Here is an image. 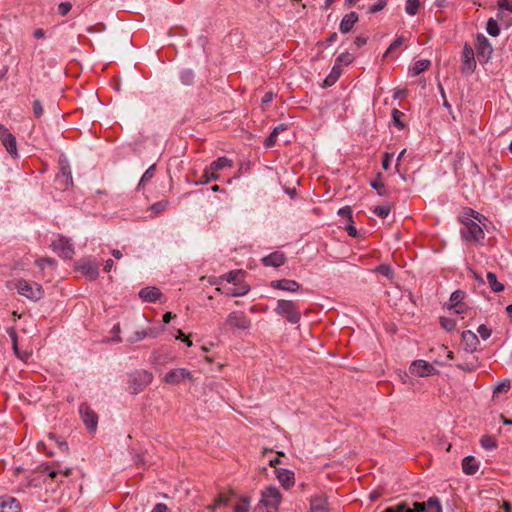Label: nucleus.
I'll use <instances>...</instances> for the list:
<instances>
[{
	"mask_svg": "<svg viewBox=\"0 0 512 512\" xmlns=\"http://www.w3.org/2000/svg\"><path fill=\"white\" fill-rule=\"evenodd\" d=\"M461 222L464 226L460 231L463 240L472 244H481L485 237L482 227L470 218H465Z\"/></svg>",
	"mask_w": 512,
	"mask_h": 512,
	"instance_id": "f257e3e1",
	"label": "nucleus"
},
{
	"mask_svg": "<svg viewBox=\"0 0 512 512\" xmlns=\"http://www.w3.org/2000/svg\"><path fill=\"white\" fill-rule=\"evenodd\" d=\"M153 380V375L147 370H136L129 375L128 389L131 394L143 391Z\"/></svg>",
	"mask_w": 512,
	"mask_h": 512,
	"instance_id": "f03ea898",
	"label": "nucleus"
},
{
	"mask_svg": "<svg viewBox=\"0 0 512 512\" xmlns=\"http://www.w3.org/2000/svg\"><path fill=\"white\" fill-rule=\"evenodd\" d=\"M15 288L20 295L32 301H38L44 296L42 286L34 281L19 279L15 283Z\"/></svg>",
	"mask_w": 512,
	"mask_h": 512,
	"instance_id": "7ed1b4c3",
	"label": "nucleus"
},
{
	"mask_svg": "<svg viewBox=\"0 0 512 512\" xmlns=\"http://www.w3.org/2000/svg\"><path fill=\"white\" fill-rule=\"evenodd\" d=\"M277 315L283 316L291 324H297L301 319V313L295 302L280 299L274 309Z\"/></svg>",
	"mask_w": 512,
	"mask_h": 512,
	"instance_id": "20e7f679",
	"label": "nucleus"
},
{
	"mask_svg": "<svg viewBox=\"0 0 512 512\" xmlns=\"http://www.w3.org/2000/svg\"><path fill=\"white\" fill-rule=\"evenodd\" d=\"M59 173L56 175L55 183L60 190H66L73 185V178L70 164L64 155L58 159Z\"/></svg>",
	"mask_w": 512,
	"mask_h": 512,
	"instance_id": "39448f33",
	"label": "nucleus"
},
{
	"mask_svg": "<svg viewBox=\"0 0 512 512\" xmlns=\"http://www.w3.org/2000/svg\"><path fill=\"white\" fill-rule=\"evenodd\" d=\"M475 49L479 62L482 64L488 63L494 50L490 41L481 33L476 35Z\"/></svg>",
	"mask_w": 512,
	"mask_h": 512,
	"instance_id": "423d86ee",
	"label": "nucleus"
},
{
	"mask_svg": "<svg viewBox=\"0 0 512 512\" xmlns=\"http://www.w3.org/2000/svg\"><path fill=\"white\" fill-rule=\"evenodd\" d=\"M476 69L475 53L472 46L465 43L461 55V73L463 75H471Z\"/></svg>",
	"mask_w": 512,
	"mask_h": 512,
	"instance_id": "0eeeda50",
	"label": "nucleus"
},
{
	"mask_svg": "<svg viewBox=\"0 0 512 512\" xmlns=\"http://www.w3.org/2000/svg\"><path fill=\"white\" fill-rule=\"evenodd\" d=\"M51 248L64 259H71L75 253L71 240L61 235L52 241Z\"/></svg>",
	"mask_w": 512,
	"mask_h": 512,
	"instance_id": "6e6552de",
	"label": "nucleus"
},
{
	"mask_svg": "<svg viewBox=\"0 0 512 512\" xmlns=\"http://www.w3.org/2000/svg\"><path fill=\"white\" fill-rule=\"evenodd\" d=\"M79 413L86 428L90 432H95L98 426L97 413L87 403L79 406Z\"/></svg>",
	"mask_w": 512,
	"mask_h": 512,
	"instance_id": "1a4fd4ad",
	"label": "nucleus"
},
{
	"mask_svg": "<svg viewBox=\"0 0 512 512\" xmlns=\"http://www.w3.org/2000/svg\"><path fill=\"white\" fill-rule=\"evenodd\" d=\"M281 502V493L275 486L266 487L261 493L260 504L277 509Z\"/></svg>",
	"mask_w": 512,
	"mask_h": 512,
	"instance_id": "9d476101",
	"label": "nucleus"
},
{
	"mask_svg": "<svg viewBox=\"0 0 512 512\" xmlns=\"http://www.w3.org/2000/svg\"><path fill=\"white\" fill-rule=\"evenodd\" d=\"M175 357L168 349L160 348L152 351L150 356L151 365L158 369L174 361Z\"/></svg>",
	"mask_w": 512,
	"mask_h": 512,
	"instance_id": "9b49d317",
	"label": "nucleus"
},
{
	"mask_svg": "<svg viewBox=\"0 0 512 512\" xmlns=\"http://www.w3.org/2000/svg\"><path fill=\"white\" fill-rule=\"evenodd\" d=\"M191 372L186 368L170 370L164 377V382L169 385H178L185 380H192Z\"/></svg>",
	"mask_w": 512,
	"mask_h": 512,
	"instance_id": "f8f14e48",
	"label": "nucleus"
},
{
	"mask_svg": "<svg viewBox=\"0 0 512 512\" xmlns=\"http://www.w3.org/2000/svg\"><path fill=\"white\" fill-rule=\"evenodd\" d=\"M226 324L239 330H246L250 328L251 320L243 312H232L227 316Z\"/></svg>",
	"mask_w": 512,
	"mask_h": 512,
	"instance_id": "ddd939ff",
	"label": "nucleus"
},
{
	"mask_svg": "<svg viewBox=\"0 0 512 512\" xmlns=\"http://www.w3.org/2000/svg\"><path fill=\"white\" fill-rule=\"evenodd\" d=\"M409 370H410L411 374L419 376V377L434 375L437 372V370L433 367V365L426 362L425 360L414 361L411 364Z\"/></svg>",
	"mask_w": 512,
	"mask_h": 512,
	"instance_id": "4468645a",
	"label": "nucleus"
},
{
	"mask_svg": "<svg viewBox=\"0 0 512 512\" xmlns=\"http://www.w3.org/2000/svg\"><path fill=\"white\" fill-rule=\"evenodd\" d=\"M76 269L90 280H95L99 276V269L97 264L88 259L79 260L76 263Z\"/></svg>",
	"mask_w": 512,
	"mask_h": 512,
	"instance_id": "2eb2a0df",
	"label": "nucleus"
},
{
	"mask_svg": "<svg viewBox=\"0 0 512 512\" xmlns=\"http://www.w3.org/2000/svg\"><path fill=\"white\" fill-rule=\"evenodd\" d=\"M286 261L287 257L281 251H274L261 259V262L264 266L274 268H278L284 265Z\"/></svg>",
	"mask_w": 512,
	"mask_h": 512,
	"instance_id": "dca6fc26",
	"label": "nucleus"
},
{
	"mask_svg": "<svg viewBox=\"0 0 512 512\" xmlns=\"http://www.w3.org/2000/svg\"><path fill=\"white\" fill-rule=\"evenodd\" d=\"M275 474L283 488L289 489L294 486L295 477L293 471L284 468H276Z\"/></svg>",
	"mask_w": 512,
	"mask_h": 512,
	"instance_id": "f3484780",
	"label": "nucleus"
},
{
	"mask_svg": "<svg viewBox=\"0 0 512 512\" xmlns=\"http://www.w3.org/2000/svg\"><path fill=\"white\" fill-rule=\"evenodd\" d=\"M461 341L465 351L468 353L474 352L477 349V346L479 345V339L477 335L470 330L462 332Z\"/></svg>",
	"mask_w": 512,
	"mask_h": 512,
	"instance_id": "a211bd4d",
	"label": "nucleus"
},
{
	"mask_svg": "<svg viewBox=\"0 0 512 512\" xmlns=\"http://www.w3.org/2000/svg\"><path fill=\"white\" fill-rule=\"evenodd\" d=\"M270 287L288 292H297L301 285L295 280L280 279L271 281Z\"/></svg>",
	"mask_w": 512,
	"mask_h": 512,
	"instance_id": "6ab92c4d",
	"label": "nucleus"
},
{
	"mask_svg": "<svg viewBox=\"0 0 512 512\" xmlns=\"http://www.w3.org/2000/svg\"><path fill=\"white\" fill-rule=\"evenodd\" d=\"M139 297L143 302L155 303L161 300L162 293L156 287H145L139 291Z\"/></svg>",
	"mask_w": 512,
	"mask_h": 512,
	"instance_id": "aec40b11",
	"label": "nucleus"
},
{
	"mask_svg": "<svg viewBox=\"0 0 512 512\" xmlns=\"http://www.w3.org/2000/svg\"><path fill=\"white\" fill-rule=\"evenodd\" d=\"M6 151L14 158L18 156L16 138L8 130L0 137Z\"/></svg>",
	"mask_w": 512,
	"mask_h": 512,
	"instance_id": "412c9836",
	"label": "nucleus"
},
{
	"mask_svg": "<svg viewBox=\"0 0 512 512\" xmlns=\"http://www.w3.org/2000/svg\"><path fill=\"white\" fill-rule=\"evenodd\" d=\"M465 297V293L461 290L454 291L449 299V309H454L456 314H461L464 312V305L462 304V300Z\"/></svg>",
	"mask_w": 512,
	"mask_h": 512,
	"instance_id": "4be33fe9",
	"label": "nucleus"
},
{
	"mask_svg": "<svg viewBox=\"0 0 512 512\" xmlns=\"http://www.w3.org/2000/svg\"><path fill=\"white\" fill-rule=\"evenodd\" d=\"M358 21V14L354 11L346 14L339 25V30L341 33L346 34L350 32L354 26V24Z\"/></svg>",
	"mask_w": 512,
	"mask_h": 512,
	"instance_id": "5701e85b",
	"label": "nucleus"
},
{
	"mask_svg": "<svg viewBox=\"0 0 512 512\" xmlns=\"http://www.w3.org/2000/svg\"><path fill=\"white\" fill-rule=\"evenodd\" d=\"M21 507L15 498H0V512H20Z\"/></svg>",
	"mask_w": 512,
	"mask_h": 512,
	"instance_id": "b1692460",
	"label": "nucleus"
},
{
	"mask_svg": "<svg viewBox=\"0 0 512 512\" xmlns=\"http://www.w3.org/2000/svg\"><path fill=\"white\" fill-rule=\"evenodd\" d=\"M310 512H329L327 499L322 495H317L310 500Z\"/></svg>",
	"mask_w": 512,
	"mask_h": 512,
	"instance_id": "393cba45",
	"label": "nucleus"
},
{
	"mask_svg": "<svg viewBox=\"0 0 512 512\" xmlns=\"http://www.w3.org/2000/svg\"><path fill=\"white\" fill-rule=\"evenodd\" d=\"M479 469V462L474 456H466L462 460V470L467 475H474Z\"/></svg>",
	"mask_w": 512,
	"mask_h": 512,
	"instance_id": "a878e982",
	"label": "nucleus"
},
{
	"mask_svg": "<svg viewBox=\"0 0 512 512\" xmlns=\"http://www.w3.org/2000/svg\"><path fill=\"white\" fill-rule=\"evenodd\" d=\"M159 335V331L155 328H147L142 331H136L133 336L130 337L129 342L135 343L141 341L146 337L156 338Z\"/></svg>",
	"mask_w": 512,
	"mask_h": 512,
	"instance_id": "bb28decb",
	"label": "nucleus"
},
{
	"mask_svg": "<svg viewBox=\"0 0 512 512\" xmlns=\"http://www.w3.org/2000/svg\"><path fill=\"white\" fill-rule=\"evenodd\" d=\"M7 333L9 335V337L11 338L13 351H14L15 355L22 360L27 359L29 357V354L26 352L22 354L19 351L18 336H17V332H16L15 328L14 327L7 328Z\"/></svg>",
	"mask_w": 512,
	"mask_h": 512,
	"instance_id": "cd10ccee",
	"label": "nucleus"
},
{
	"mask_svg": "<svg viewBox=\"0 0 512 512\" xmlns=\"http://www.w3.org/2000/svg\"><path fill=\"white\" fill-rule=\"evenodd\" d=\"M41 473H48L49 477L54 479L58 474H62L64 477H67L71 474V468H66L65 470L55 469L50 465H41L38 468Z\"/></svg>",
	"mask_w": 512,
	"mask_h": 512,
	"instance_id": "c85d7f7f",
	"label": "nucleus"
},
{
	"mask_svg": "<svg viewBox=\"0 0 512 512\" xmlns=\"http://www.w3.org/2000/svg\"><path fill=\"white\" fill-rule=\"evenodd\" d=\"M370 186L377 191L379 196H388L389 189L385 186L382 181V174L379 172L377 178L370 182Z\"/></svg>",
	"mask_w": 512,
	"mask_h": 512,
	"instance_id": "c756f323",
	"label": "nucleus"
},
{
	"mask_svg": "<svg viewBox=\"0 0 512 512\" xmlns=\"http://www.w3.org/2000/svg\"><path fill=\"white\" fill-rule=\"evenodd\" d=\"M341 72H342V69H341L340 65L335 64L332 67L329 75L324 79L323 85L325 87H329V86H332L333 84H335V82L339 79Z\"/></svg>",
	"mask_w": 512,
	"mask_h": 512,
	"instance_id": "7c9ffc66",
	"label": "nucleus"
},
{
	"mask_svg": "<svg viewBox=\"0 0 512 512\" xmlns=\"http://www.w3.org/2000/svg\"><path fill=\"white\" fill-rule=\"evenodd\" d=\"M233 162L231 159L227 157H219L217 160L213 161L209 167L212 172L218 173V171L222 170L225 167H232Z\"/></svg>",
	"mask_w": 512,
	"mask_h": 512,
	"instance_id": "2f4dec72",
	"label": "nucleus"
},
{
	"mask_svg": "<svg viewBox=\"0 0 512 512\" xmlns=\"http://www.w3.org/2000/svg\"><path fill=\"white\" fill-rule=\"evenodd\" d=\"M456 367L464 372H473L479 367V362L476 357H472L468 361L456 364Z\"/></svg>",
	"mask_w": 512,
	"mask_h": 512,
	"instance_id": "473e14b6",
	"label": "nucleus"
},
{
	"mask_svg": "<svg viewBox=\"0 0 512 512\" xmlns=\"http://www.w3.org/2000/svg\"><path fill=\"white\" fill-rule=\"evenodd\" d=\"M487 282L493 292H502L504 290V285L497 280L496 274L493 272H488L486 275Z\"/></svg>",
	"mask_w": 512,
	"mask_h": 512,
	"instance_id": "72a5a7b5",
	"label": "nucleus"
},
{
	"mask_svg": "<svg viewBox=\"0 0 512 512\" xmlns=\"http://www.w3.org/2000/svg\"><path fill=\"white\" fill-rule=\"evenodd\" d=\"M219 179V174L218 173H215V172H212L210 170V167H207L205 168L202 176L200 177V179L196 182V184L198 185H204V184H207L211 181H216Z\"/></svg>",
	"mask_w": 512,
	"mask_h": 512,
	"instance_id": "f704fd0d",
	"label": "nucleus"
},
{
	"mask_svg": "<svg viewBox=\"0 0 512 512\" xmlns=\"http://www.w3.org/2000/svg\"><path fill=\"white\" fill-rule=\"evenodd\" d=\"M156 172V164L151 165L142 175L139 184L138 189L143 188L146 183H148L155 175Z\"/></svg>",
	"mask_w": 512,
	"mask_h": 512,
	"instance_id": "c9c22d12",
	"label": "nucleus"
},
{
	"mask_svg": "<svg viewBox=\"0 0 512 512\" xmlns=\"http://www.w3.org/2000/svg\"><path fill=\"white\" fill-rule=\"evenodd\" d=\"M429 66H430V61L427 59H421V60L416 61L411 69L412 75H414V76L419 75L420 73L427 70Z\"/></svg>",
	"mask_w": 512,
	"mask_h": 512,
	"instance_id": "e433bc0d",
	"label": "nucleus"
},
{
	"mask_svg": "<svg viewBox=\"0 0 512 512\" xmlns=\"http://www.w3.org/2000/svg\"><path fill=\"white\" fill-rule=\"evenodd\" d=\"M425 512H442V506L440 500L437 497H430L427 500V506Z\"/></svg>",
	"mask_w": 512,
	"mask_h": 512,
	"instance_id": "4c0bfd02",
	"label": "nucleus"
},
{
	"mask_svg": "<svg viewBox=\"0 0 512 512\" xmlns=\"http://www.w3.org/2000/svg\"><path fill=\"white\" fill-rule=\"evenodd\" d=\"M487 33L492 37H497L500 34V28L495 19L489 18L486 24Z\"/></svg>",
	"mask_w": 512,
	"mask_h": 512,
	"instance_id": "58836bf2",
	"label": "nucleus"
},
{
	"mask_svg": "<svg viewBox=\"0 0 512 512\" xmlns=\"http://www.w3.org/2000/svg\"><path fill=\"white\" fill-rule=\"evenodd\" d=\"M195 74L191 69H184L180 72V80L184 85H192Z\"/></svg>",
	"mask_w": 512,
	"mask_h": 512,
	"instance_id": "ea45409f",
	"label": "nucleus"
},
{
	"mask_svg": "<svg viewBox=\"0 0 512 512\" xmlns=\"http://www.w3.org/2000/svg\"><path fill=\"white\" fill-rule=\"evenodd\" d=\"M481 446L486 450H492L497 447V441L493 436L484 435L480 440Z\"/></svg>",
	"mask_w": 512,
	"mask_h": 512,
	"instance_id": "a19ab883",
	"label": "nucleus"
},
{
	"mask_svg": "<svg viewBox=\"0 0 512 512\" xmlns=\"http://www.w3.org/2000/svg\"><path fill=\"white\" fill-rule=\"evenodd\" d=\"M420 7V0H406L405 11L408 15H415Z\"/></svg>",
	"mask_w": 512,
	"mask_h": 512,
	"instance_id": "79ce46f5",
	"label": "nucleus"
},
{
	"mask_svg": "<svg viewBox=\"0 0 512 512\" xmlns=\"http://www.w3.org/2000/svg\"><path fill=\"white\" fill-rule=\"evenodd\" d=\"M375 272L385 276L388 279H392L394 272L390 265L388 264H380L375 268Z\"/></svg>",
	"mask_w": 512,
	"mask_h": 512,
	"instance_id": "37998d69",
	"label": "nucleus"
},
{
	"mask_svg": "<svg viewBox=\"0 0 512 512\" xmlns=\"http://www.w3.org/2000/svg\"><path fill=\"white\" fill-rule=\"evenodd\" d=\"M439 321L441 327L448 332H451L456 328V321L452 318L440 317Z\"/></svg>",
	"mask_w": 512,
	"mask_h": 512,
	"instance_id": "c03bdc74",
	"label": "nucleus"
},
{
	"mask_svg": "<svg viewBox=\"0 0 512 512\" xmlns=\"http://www.w3.org/2000/svg\"><path fill=\"white\" fill-rule=\"evenodd\" d=\"M403 116H404V113L401 112L400 110H398L396 108H394L392 110L393 123L399 129H403L405 127V124L401 121V117H403Z\"/></svg>",
	"mask_w": 512,
	"mask_h": 512,
	"instance_id": "a18cd8bd",
	"label": "nucleus"
},
{
	"mask_svg": "<svg viewBox=\"0 0 512 512\" xmlns=\"http://www.w3.org/2000/svg\"><path fill=\"white\" fill-rule=\"evenodd\" d=\"M229 500H230L229 495H226V494L220 493V494L215 498L214 504H213V505L208 506V508H209V509H215V508H216V507H218V506H221V505H227V504L229 503Z\"/></svg>",
	"mask_w": 512,
	"mask_h": 512,
	"instance_id": "49530a36",
	"label": "nucleus"
},
{
	"mask_svg": "<svg viewBox=\"0 0 512 512\" xmlns=\"http://www.w3.org/2000/svg\"><path fill=\"white\" fill-rule=\"evenodd\" d=\"M383 512H410V507L407 503L401 502L397 505L387 507Z\"/></svg>",
	"mask_w": 512,
	"mask_h": 512,
	"instance_id": "de8ad7c7",
	"label": "nucleus"
},
{
	"mask_svg": "<svg viewBox=\"0 0 512 512\" xmlns=\"http://www.w3.org/2000/svg\"><path fill=\"white\" fill-rule=\"evenodd\" d=\"M249 499L241 498L240 501L234 506L233 512H249Z\"/></svg>",
	"mask_w": 512,
	"mask_h": 512,
	"instance_id": "09e8293b",
	"label": "nucleus"
},
{
	"mask_svg": "<svg viewBox=\"0 0 512 512\" xmlns=\"http://www.w3.org/2000/svg\"><path fill=\"white\" fill-rule=\"evenodd\" d=\"M354 60V57L351 53L349 52H344V53H341L337 58H336V64L340 65L341 64H345V65H348L350 64L352 61Z\"/></svg>",
	"mask_w": 512,
	"mask_h": 512,
	"instance_id": "8fccbe9b",
	"label": "nucleus"
},
{
	"mask_svg": "<svg viewBox=\"0 0 512 512\" xmlns=\"http://www.w3.org/2000/svg\"><path fill=\"white\" fill-rule=\"evenodd\" d=\"M169 205V202L167 200H162L159 202H156L150 206V210L155 212V214H159L163 212Z\"/></svg>",
	"mask_w": 512,
	"mask_h": 512,
	"instance_id": "3c124183",
	"label": "nucleus"
},
{
	"mask_svg": "<svg viewBox=\"0 0 512 512\" xmlns=\"http://www.w3.org/2000/svg\"><path fill=\"white\" fill-rule=\"evenodd\" d=\"M391 211V207L389 205L376 206L373 209V212L380 218H386Z\"/></svg>",
	"mask_w": 512,
	"mask_h": 512,
	"instance_id": "603ef678",
	"label": "nucleus"
},
{
	"mask_svg": "<svg viewBox=\"0 0 512 512\" xmlns=\"http://www.w3.org/2000/svg\"><path fill=\"white\" fill-rule=\"evenodd\" d=\"M338 215L347 219L348 222L353 223L352 209L349 206L339 209Z\"/></svg>",
	"mask_w": 512,
	"mask_h": 512,
	"instance_id": "864d4df0",
	"label": "nucleus"
},
{
	"mask_svg": "<svg viewBox=\"0 0 512 512\" xmlns=\"http://www.w3.org/2000/svg\"><path fill=\"white\" fill-rule=\"evenodd\" d=\"M56 261L53 258L45 257L40 258L35 261V265L38 266L41 270L45 268L46 265H55Z\"/></svg>",
	"mask_w": 512,
	"mask_h": 512,
	"instance_id": "5fc2aeb1",
	"label": "nucleus"
},
{
	"mask_svg": "<svg viewBox=\"0 0 512 512\" xmlns=\"http://www.w3.org/2000/svg\"><path fill=\"white\" fill-rule=\"evenodd\" d=\"M278 133L274 130L270 133V135L265 139L264 146L266 148L273 147L277 142Z\"/></svg>",
	"mask_w": 512,
	"mask_h": 512,
	"instance_id": "6e6d98bb",
	"label": "nucleus"
},
{
	"mask_svg": "<svg viewBox=\"0 0 512 512\" xmlns=\"http://www.w3.org/2000/svg\"><path fill=\"white\" fill-rule=\"evenodd\" d=\"M477 332L479 333L480 337L483 339V340H486L488 339L491 334H492V330L490 328H488L486 325L484 324H481L478 329H477Z\"/></svg>",
	"mask_w": 512,
	"mask_h": 512,
	"instance_id": "4d7b16f0",
	"label": "nucleus"
},
{
	"mask_svg": "<svg viewBox=\"0 0 512 512\" xmlns=\"http://www.w3.org/2000/svg\"><path fill=\"white\" fill-rule=\"evenodd\" d=\"M242 275V271L240 270H237V271H231L229 272L228 274H226L224 276V278L229 282V283H236L238 280H239V277Z\"/></svg>",
	"mask_w": 512,
	"mask_h": 512,
	"instance_id": "13d9d810",
	"label": "nucleus"
},
{
	"mask_svg": "<svg viewBox=\"0 0 512 512\" xmlns=\"http://www.w3.org/2000/svg\"><path fill=\"white\" fill-rule=\"evenodd\" d=\"M387 5V2L385 0H378L375 4L371 5L368 8L369 13H376L378 11H381L384 9V7Z\"/></svg>",
	"mask_w": 512,
	"mask_h": 512,
	"instance_id": "bf43d9fd",
	"label": "nucleus"
},
{
	"mask_svg": "<svg viewBox=\"0 0 512 512\" xmlns=\"http://www.w3.org/2000/svg\"><path fill=\"white\" fill-rule=\"evenodd\" d=\"M43 107L39 100L33 102V114L36 118H40L43 115Z\"/></svg>",
	"mask_w": 512,
	"mask_h": 512,
	"instance_id": "052dcab7",
	"label": "nucleus"
},
{
	"mask_svg": "<svg viewBox=\"0 0 512 512\" xmlns=\"http://www.w3.org/2000/svg\"><path fill=\"white\" fill-rule=\"evenodd\" d=\"M72 8V4L70 2H62L58 6V12L60 15L65 16L69 13Z\"/></svg>",
	"mask_w": 512,
	"mask_h": 512,
	"instance_id": "680f3d73",
	"label": "nucleus"
},
{
	"mask_svg": "<svg viewBox=\"0 0 512 512\" xmlns=\"http://www.w3.org/2000/svg\"><path fill=\"white\" fill-rule=\"evenodd\" d=\"M392 157H393L392 153L385 152L383 154L382 167L384 170H388L390 168Z\"/></svg>",
	"mask_w": 512,
	"mask_h": 512,
	"instance_id": "e2e57ef3",
	"label": "nucleus"
},
{
	"mask_svg": "<svg viewBox=\"0 0 512 512\" xmlns=\"http://www.w3.org/2000/svg\"><path fill=\"white\" fill-rule=\"evenodd\" d=\"M402 43H403V37H402V36H400V37H398L397 39H395V40L390 44V46L388 47V49H387V51H386L385 55H387L388 53H390L392 50H394V49H396V48L400 47V46L402 45Z\"/></svg>",
	"mask_w": 512,
	"mask_h": 512,
	"instance_id": "0e129e2a",
	"label": "nucleus"
},
{
	"mask_svg": "<svg viewBox=\"0 0 512 512\" xmlns=\"http://www.w3.org/2000/svg\"><path fill=\"white\" fill-rule=\"evenodd\" d=\"M498 7L500 10H507L512 13V3L509 0H499Z\"/></svg>",
	"mask_w": 512,
	"mask_h": 512,
	"instance_id": "69168bd1",
	"label": "nucleus"
},
{
	"mask_svg": "<svg viewBox=\"0 0 512 512\" xmlns=\"http://www.w3.org/2000/svg\"><path fill=\"white\" fill-rule=\"evenodd\" d=\"M414 509H411L410 508V512H425L426 511V506H427V502H414Z\"/></svg>",
	"mask_w": 512,
	"mask_h": 512,
	"instance_id": "338daca9",
	"label": "nucleus"
},
{
	"mask_svg": "<svg viewBox=\"0 0 512 512\" xmlns=\"http://www.w3.org/2000/svg\"><path fill=\"white\" fill-rule=\"evenodd\" d=\"M168 507L163 503H158L154 506L151 512H167Z\"/></svg>",
	"mask_w": 512,
	"mask_h": 512,
	"instance_id": "774afa93",
	"label": "nucleus"
}]
</instances>
